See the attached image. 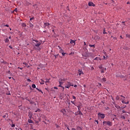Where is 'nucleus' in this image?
Segmentation results:
<instances>
[{"label": "nucleus", "mask_w": 130, "mask_h": 130, "mask_svg": "<svg viewBox=\"0 0 130 130\" xmlns=\"http://www.w3.org/2000/svg\"><path fill=\"white\" fill-rule=\"evenodd\" d=\"M33 46H34V50H36V51H39V50H40V48H39V47L40 45H41V43L36 40L32 39Z\"/></svg>", "instance_id": "1"}, {"label": "nucleus", "mask_w": 130, "mask_h": 130, "mask_svg": "<svg viewBox=\"0 0 130 130\" xmlns=\"http://www.w3.org/2000/svg\"><path fill=\"white\" fill-rule=\"evenodd\" d=\"M71 86L74 87V83H71L70 82H68L66 83L65 88H67L68 89H69V88Z\"/></svg>", "instance_id": "2"}, {"label": "nucleus", "mask_w": 130, "mask_h": 130, "mask_svg": "<svg viewBox=\"0 0 130 130\" xmlns=\"http://www.w3.org/2000/svg\"><path fill=\"white\" fill-rule=\"evenodd\" d=\"M105 123H106L107 125H109V126H112V122L110 121H104L103 124H105Z\"/></svg>", "instance_id": "3"}, {"label": "nucleus", "mask_w": 130, "mask_h": 130, "mask_svg": "<svg viewBox=\"0 0 130 130\" xmlns=\"http://www.w3.org/2000/svg\"><path fill=\"white\" fill-rule=\"evenodd\" d=\"M49 25H50V24L48 22H46V23H44V28H46V27L47 28V29H49Z\"/></svg>", "instance_id": "4"}, {"label": "nucleus", "mask_w": 130, "mask_h": 130, "mask_svg": "<svg viewBox=\"0 0 130 130\" xmlns=\"http://www.w3.org/2000/svg\"><path fill=\"white\" fill-rule=\"evenodd\" d=\"M98 116L101 117L102 119H103L105 117V115L104 114H101V113H98Z\"/></svg>", "instance_id": "5"}, {"label": "nucleus", "mask_w": 130, "mask_h": 130, "mask_svg": "<svg viewBox=\"0 0 130 130\" xmlns=\"http://www.w3.org/2000/svg\"><path fill=\"white\" fill-rule=\"evenodd\" d=\"M121 102L123 103V104H128V103H129V102L128 101L127 102H125V99H122Z\"/></svg>", "instance_id": "6"}, {"label": "nucleus", "mask_w": 130, "mask_h": 130, "mask_svg": "<svg viewBox=\"0 0 130 130\" xmlns=\"http://www.w3.org/2000/svg\"><path fill=\"white\" fill-rule=\"evenodd\" d=\"M88 6L89 7H95V4L92 2L88 3Z\"/></svg>", "instance_id": "7"}, {"label": "nucleus", "mask_w": 130, "mask_h": 130, "mask_svg": "<svg viewBox=\"0 0 130 130\" xmlns=\"http://www.w3.org/2000/svg\"><path fill=\"white\" fill-rule=\"evenodd\" d=\"M82 55L84 57H88V56H90V55H89V54H88V53H83L82 54Z\"/></svg>", "instance_id": "8"}, {"label": "nucleus", "mask_w": 130, "mask_h": 130, "mask_svg": "<svg viewBox=\"0 0 130 130\" xmlns=\"http://www.w3.org/2000/svg\"><path fill=\"white\" fill-rule=\"evenodd\" d=\"M78 74L79 76H81V75H84V72L82 71L81 70H78Z\"/></svg>", "instance_id": "9"}, {"label": "nucleus", "mask_w": 130, "mask_h": 130, "mask_svg": "<svg viewBox=\"0 0 130 130\" xmlns=\"http://www.w3.org/2000/svg\"><path fill=\"white\" fill-rule=\"evenodd\" d=\"M60 112H61L63 114H66V113H67V111H66L64 109H63L61 110Z\"/></svg>", "instance_id": "10"}, {"label": "nucleus", "mask_w": 130, "mask_h": 130, "mask_svg": "<svg viewBox=\"0 0 130 130\" xmlns=\"http://www.w3.org/2000/svg\"><path fill=\"white\" fill-rule=\"evenodd\" d=\"M70 43L71 44H73V45H75L76 44V41H74V40H71Z\"/></svg>", "instance_id": "11"}, {"label": "nucleus", "mask_w": 130, "mask_h": 130, "mask_svg": "<svg viewBox=\"0 0 130 130\" xmlns=\"http://www.w3.org/2000/svg\"><path fill=\"white\" fill-rule=\"evenodd\" d=\"M116 100H121V98H120V96L119 95H117L116 98Z\"/></svg>", "instance_id": "12"}, {"label": "nucleus", "mask_w": 130, "mask_h": 130, "mask_svg": "<svg viewBox=\"0 0 130 130\" xmlns=\"http://www.w3.org/2000/svg\"><path fill=\"white\" fill-rule=\"evenodd\" d=\"M40 83L41 84V85H43L44 84V80L40 79Z\"/></svg>", "instance_id": "13"}, {"label": "nucleus", "mask_w": 130, "mask_h": 130, "mask_svg": "<svg viewBox=\"0 0 130 130\" xmlns=\"http://www.w3.org/2000/svg\"><path fill=\"white\" fill-rule=\"evenodd\" d=\"M104 71H106V68H102L101 72L102 73H104Z\"/></svg>", "instance_id": "14"}, {"label": "nucleus", "mask_w": 130, "mask_h": 130, "mask_svg": "<svg viewBox=\"0 0 130 130\" xmlns=\"http://www.w3.org/2000/svg\"><path fill=\"white\" fill-rule=\"evenodd\" d=\"M6 43H9L10 42V40H9V39L6 38L5 40Z\"/></svg>", "instance_id": "15"}, {"label": "nucleus", "mask_w": 130, "mask_h": 130, "mask_svg": "<svg viewBox=\"0 0 130 130\" xmlns=\"http://www.w3.org/2000/svg\"><path fill=\"white\" fill-rule=\"evenodd\" d=\"M96 86L99 87V88H101V86H102V85L101 84V83H98Z\"/></svg>", "instance_id": "16"}, {"label": "nucleus", "mask_w": 130, "mask_h": 130, "mask_svg": "<svg viewBox=\"0 0 130 130\" xmlns=\"http://www.w3.org/2000/svg\"><path fill=\"white\" fill-rule=\"evenodd\" d=\"M115 107H116L117 109H119V108H120V106H119L118 105H115Z\"/></svg>", "instance_id": "17"}, {"label": "nucleus", "mask_w": 130, "mask_h": 130, "mask_svg": "<svg viewBox=\"0 0 130 130\" xmlns=\"http://www.w3.org/2000/svg\"><path fill=\"white\" fill-rule=\"evenodd\" d=\"M29 27H30V28H33V27H34V25H33V24L30 23H29Z\"/></svg>", "instance_id": "18"}, {"label": "nucleus", "mask_w": 130, "mask_h": 130, "mask_svg": "<svg viewBox=\"0 0 130 130\" xmlns=\"http://www.w3.org/2000/svg\"><path fill=\"white\" fill-rule=\"evenodd\" d=\"M28 121L29 123H33V121H32V120H31L30 119H29L28 120Z\"/></svg>", "instance_id": "19"}, {"label": "nucleus", "mask_w": 130, "mask_h": 130, "mask_svg": "<svg viewBox=\"0 0 130 130\" xmlns=\"http://www.w3.org/2000/svg\"><path fill=\"white\" fill-rule=\"evenodd\" d=\"M59 83L60 85H62V84H63V81H62L60 80H59Z\"/></svg>", "instance_id": "20"}, {"label": "nucleus", "mask_w": 130, "mask_h": 130, "mask_svg": "<svg viewBox=\"0 0 130 130\" xmlns=\"http://www.w3.org/2000/svg\"><path fill=\"white\" fill-rule=\"evenodd\" d=\"M31 87L32 88H33L34 89H35V88H36V85L35 84H32L31 85Z\"/></svg>", "instance_id": "21"}, {"label": "nucleus", "mask_w": 130, "mask_h": 130, "mask_svg": "<svg viewBox=\"0 0 130 130\" xmlns=\"http://www.w3.org/2000/svg\"><path fill=\"white\" fill-rule=\"evenodd\" d=\"M27 26V25L25 24V23H22V27H26Z\"/></svg>", "instance_id": "22"}, {"label": "nucleus", "mask_w": 130, "mask_h": 130, "mask_svg": "<svg viewBox=\"0 0 130 130\" xmlns=\"http://www.w3.org/2000/svg\"><path fill=\"white\" fill-rule=\"evenodd\" d=\"M78 114H80V115H83V113L81 112L80 110L78 111Z\"/></svg>", "instance_id": "23"}, {"label": "nucleus", "mask_w": 130, "mask_h": 130, "mask_svg": "<svg viewBox=\"0 0 130 130\" xmlns=\"http://www.w3.org/2000/svg\"><path fill=\"white\" fill-rule=\"evenodd\" d=\"M89 46H90V47H93V48H95V45H89Z\"/></svg>", "instance_id": "24"}, {"label": "nucleus", "mask_w": 130, "mask_h": 130, "mask_svg": "<svg viewBox=\"0 0 130 130\" xmlns=\"http://www.w3.org/2000/svg\"><path fill=\"white\" fill-rule=\"evenodd\" d=\"M103 33V34H107V32H106L105 30V28L104 29Z\"/></svg>", "instance_id": "25"}, {"label": "nucleus", "mask_w": 130, "mask_h": 130, "mask_svg": "<svg viewBox=\"0 0 130 130\" xmlns=\"http://www.w3.org/2000/svg\"><path fill=\"white\" fill-rule=\"evenodd\" d=\"M78 111H80V108L81 107V104L77 106Z\"/></svg>", "instance_id": "26"}, {"label": "nucleus", "mask_w": 130, "mask_h": 130, "mask_svg": "<svg viewBox=\"0 0 130 130\" xmlns=\"http://www.w3.org/2000/svg\"><path fill=\"white\" fill-rule=\"evenodd\" d=\"M75 101H76V100H74V101H71V103H72V104H74V105H75V106H77L75 104Z\"/></svg>", "instance_id": "27"}, {"label": "nucleus", "mask_w": 130, "mask_h": 130, "mask_svg": "<svg viewBox=\"0 0 130 130\" xmlns=\"http://www.w3.org/2000/svg\"><path fill=\"white\" fill-rule=\"evenodd\" d=\"M102 81H103V82H106V78H103Z\"/></svg>", "instance_id": "28"}, {"label": "nucleus", "mask_w": 130, "mask_h": 130, "mask_svg": "<svg viewBox=\"0 0 130 130\" xmlns=\"http://www.w3.org/2000/svg\"><path fill=\"white\" fill-rule=\"evenodd\" d=\"M28 116H29V118H30V119L32 118V114L29 113Z\"/></svg>", "instance_id": "29"}, {"label": "nucleus", "mask_w": 130, "mask_h": 130, "mask_svg": "<svg viewBox=\"0 0 130 130\" xmlns=\"http://www.w3.org/2000/svg\"><path fill=\"white\" fill-rule=\"evenodd\" d=\"M60 80H61L62 82H66V79H64V78L61 79H60Z\"/></svg>", "instance_id": "30"}, {"label": "nucleus", "mask_w": 130, "mask_h": 130, "mask_svg": "<svg viewBox=\"0 0 130 130\" xmlns=\"http://www.w3.org/2000/svg\"><path fill=\"white\" fill-rule=\"evenodd\" d=\"M120 97H122L121 100L122 101V99H125V97L123 96V95H120Z\"/></svg>", "instance_id": "31"}, {"label": "nucleus", "mask_w": 130, "mask_h": 130, "mask_svg": "<svg viewBox=\"0 0 130 130\" xmlns=\"http://www.w3.org/2000/svg\"><path fill=\"white\" fill-rule=\"evenodd\" d=\"M77 130H82V128H81V127H77Z\"/></svg>", "instance_id": "32"}, {"label": "nucleus", "mask_w": 130, "mask_h": 130, "mask_svg": "<svg viewBox=\"0 0 130 130\" xmlns=\"http://www.w3.org/2000/svg\"><path fill=\"white\" fill-rule=\"evenodd\" d=\"M38 91H39V92H41V93L43 94V92H42V90H41V89H38Z\"/></svg>", "instance_id": "33"}, {"label": "nucleus", "mask_w": 130, "mask_h": 130, "mask_svg": "<svg viewBox=\"0 0 130 130\" xmlns=\"http://www.w3.org/2000/svg\"><path fill=\"white\" fill-rule=\"evenodd\" d=\"M59 52L60 53H62L63 52V51L62 50V49H60Z\"/></svg>", "instance_id": "34"}, {"label": "nucleus", "mask_w": 130, "mask_h": 130, "mask_svg": "<svg viewBox=\"0 0 130 130\" xmlns=\"http://www.w3.org/2000/svg\"><path fill=\"white\" fill-rule=\"evenodd\" d=\"M121 118H123V119H125V117H124V116H121Z\"/></svg>", "instance_id": "35"}, {"label": "nucleus", "mask_w": 130, "mask_h": 130, "mask_svg": "<svg viewBox=\"0 0 130 130\" xmlns=\"http://www.w3.org/2000/svg\"><path fill=\"white\" fill-rule=\"evenodd\" d=\"M11 126H12V127H15V124H12Z\"/></svg>", "instance_id": "36"}, {"label": "nucleus", "mask_w": 130, "mask_h": 130, "mask_svg": "<svg viewBox=\"0 0 130 130\" xmlns=\"http://www.w3.org/2000/svg\"><path fill=\"white\" fill-rule=\"evenodd\" d=\"M57 55H58V54L54 55L55 58H57Z\"/></svg>", "instance_id": "37"}, {"label": "nucleus", "mask_w": 130, "mask_h": 130, "mask_svg": "<svg viewBox=\"0 0 130 130\" xmlns=\"http://www.w3.org/2000/svg\"><path fill=\"white\" fill-rule=\"evenodd\" d=\"M72 97H73V99H75V100L76 99V96H75L74 95H73Z\"/></svg>", "instance_id": "38"}, {"label": "nucleus", "mask_w": 130, "mask_h": 130, "mask_svg": "<svg viewBox=\"0 0 130 130\" xmlns=\"http://www.w3.org/2000/svg\"><path fill=\"white\" fill-rule=\"evenodd\" d=\"M4 27H9V24H6L5 25H4Z\"/></svg>", "instance_id": "39"}, {"label": "nucleus", "mask_w": 130, "mask_h": 130, "mask_svg": "<svg viewBox=\"0 0 130 130\" xmlns=\"http://www.w3.org/2000/svg\"><path fill=\"white\" fill-rule=\"evenodd\" d=\"M27 82H31V80L29 79H27Z\"/></svg>", "instance_id": "40"}, {"label": "nucleus", "mask_w": 130, "mask_h": 130, "mask_svg": "<svg viewBox=\"0 0 130 130\" xmlns=\"http://www.w3.org/2000/svg\"><path fill=\"white\" fill-rule=\"evenodd\" d=\"M61 54H62V55L63 56H64L66 53H64L63 52V53H61Z\"/></svg>", "instance_id": "41"}, {"label": "nucleus", "mask_w": 130, "mask_h": 130, "mask_svg": "<svg viewBox=\"0 0 130 130\" xmlns=\"http://www.w3.org/2000/svg\"><path fill=\"white\" fill-rule=\"evenodd\" d=\"M34 17L30 18V21H32V20H34Z\"/></svg>", "instance_id": "42"}, {"label": "nucleus", "mask_w": 130, "mask_h": 130, "mask_svg": "<svg viewBox=\"0 0 130 130\" xmlns=\"http://www.w3.org/2000/svg\"><path fill=\"white\" fill-rule=\"evenodd\" d=\"M104 59H107V57H105V56H104Z\"/></svg>", "instance_id": "43"}, {"label": "nucleus", "mask_w": 130, "mask_h": 130, "mask_svg": "<svg viewBox=\"0 0 130 130\" xmlns=\"http://www.w3.org/2000/svg\"><path fill=\"white\" fill-rule=\"evenodd\" d=\"M9 47H10L11 49H13V47H12V46H9Z\"/></svg>", "instance_id": "44"}, {"label": "nucleus", "mask_w": 130, "mask_h": 130, "mask_svg": "<svg viewBox=\"0 0 130 130\" xmlns=\"http://www.w3.org/2000/svg\"><path fill=\"white\" fill-rule=\"evenodd\" d=\"M97 59H98V57H96L94 58V60H97Z\"/></svg>", "instance_id": "45"}, {"label": "nucleus", "mask_w": 130, "mask_h": 130, "mask_svg": "<svg viewBox=\"0 0 130 130\" xmlns=\"http://www.w3.org/2000/svg\"><path fill=\"white\" fill-rule=\"evenodd\" d=\"M6 116H6V115H4V116H3V118H6Z\"/></svg>", "instance_id": "46"}, {"label": "nucleus", "mask_w": 130, "mask_h": 130, "mask_svg": "<svg viewBox=\"0 0 130 130\" xmlns=\"http://www.w3.org/2000/svg\"><path fill=\"white\" fill-rule=\"evenodd\" d=\"M67 129L68 130H71V129H70V127H69V126H67Z\"/></svg>", "instance_id": "47"}, {"label": "nucleus", "mask_w": 130, "mask_h": 130, "mask_svg": "<svg viewBox=\"0 0 130 130\" xmlns=\"http://www.w3.org/2000/svg\"><path fill=\"white\" fill-rule=\"evenodd\" d=\"M54 89H56V90H57V89H58V88H57V87H54Z\"/></svg>", "instance_id": "48"}, {"label": "nucleus", "mask_w": 130, "mask_h": 130, "mask_svg": "<svg viewBox=\"0 0 130 130\" xmlns=\"http://www.w3.org/2000/svg\"><path fill=\"white\" fill-rule=\"evenodd\" d=\"M106 110H108L109 109V107L106 108Z\"/></svg>", "instance_id": "49"}, {"label": "nucleus", "mask_w": 130, "mask_h": 130, "mask_svg": "<svg viewBox=\"0 0 130 130\" xmlns=\"http://www.w3.org/2000/svg\"><path fill=\"white\" fill-rule=\"evenodd\" d=\"M95 121L97 123V124H98L99 123L98 120H95Z\"/></svg>", "instance_id": "50"}, {"label": "nucleus", "mask_w": 130, "mask_h": 130, "mask_svg": "<svg viewBox=\"0 0 130 130\" xmlns=\"http://www.w3.org/2000/svg\"><path fill=\"white\" fill-rule=\"evenodd\" d=\"M122 113H125V111L124 110L122 111Z\"/></svg>", "instance_id": "51"}, {"label": "nucleus", "mask_w": 130, "mask_h": 130, "mask_svg": "<svg viewBox=\"0 0 130 130\" xmlns=\"http://www.w3.org/2000/svg\"><path fill=\"white\" fill-rule=\"evenodd\" d=\"M55 126H56V127H58V125L56 124V125H55Z\"/></svg>", "instance_id": "52"}, {"label": "nucleus", "mask_w": 130, "mask_h": 130, "mask_svg": "<svg viewBox=\"0 0 130 130\" xmlns=\"http://www.w3.org/2000/svg\"><path fill=\"white\" fill-rule=\"evenodd\" d=\"M9 39H12V37H11V36H10V37H9Z\"/></svg>", "instance_id": "53"}, {"label": "nucleus", "mask_w": 130, "mask_h": 130, "mask_svg": "<svg viewBox=\"0 0 130 130\" xmlns=\"http://www.w3.org/2000/svg\"><path fill=\"white\" fill-rule=\"evenodd\" d=\"M59 87H62V86H61V84H59Z\"/></svg>", "instance_id": "54"}, {"label": "nucleus", "mask_w": 130, "mask_h": 130, "mask_svg": "<svg viewBox=\"0 0 130 130\" xmlns=\"http://www.w3.org/2000/svg\"><path fill=\"white\" fill-rule=\"evenodd\" d=\"M52 32H53V33H54V29H52Z\"/></svg>", "instance_id": "55"}, {"label": "nucleus", "mask_w": 130, "mask_h": 130, "mask_svg": "<svg viewBox=\"0 0 130 130\" xmlns=\"http://www.w3.org/2000/svg\"><path fill=\"white\" fill-rule=\"evenodd\" d=\"M61 88H63V90H64V87H61Z\"/></svg>", "instance_id": "56"}, {"label": "nucleus", "mask_w": 130, "mask_h": 130, "mask_svg": "<svg viewBox=\"0 0 130 130\" xmlns=\"http://www.w3.org/2000/svg\"><path fill=\"white\" fill-rule=\"evenodd\" d=\"M129 3L128 2H127V5H129Z\"/></svg>", "instance_id": "57"}, {"label": "nucleus", "mask_w": 130, "mask_h": 130, "mask_svg": "<svg viewBox=\"0 0 130 130\" xmlns=\"http://www.w3.org/2000/svg\"><path fill=\"white\" fill-rule=\"evenodd\" d=\"M44 33H46V30L44 31Z\"/></svg>", "instance_id": "58"}, {"label": "nucleus", "mask_w": 130, "mask_h": 130, "mask_svg": "<svg viewBox=\"0 0 130 130\" xmlns=\"http://www.w3.org/2000/svg\"><path fill=\"white\" fill-rule=\"evenodd\" d=\"M84 88H86V85H84Z\"/></svg>", "instance_id": "59"}, {"label": "nucleus", "mask_w": 130, "mask_h": 130, "mask_svg": "<svg viewBox=\"0 0 130 130\" xmlns=\"http://www.w3.org/2000/svg\"><path fill=\"white\" fill-rule=\"evenodd\" d=\"M36 90H39V89L38 88H36Z\"/></svg>", "instance_id": "60"}, {"label": "nucleus", "mask_w": 130, "mask_h": 130, "mask_svg": "<svg viewBox=\"0 0 130 130\" xmlns=\"http://www.w3.org/2000/svg\"><path fill=\"white\" fill-rule=\"evenodd\" d=\"M84 45H86V42H84Z\"/></svg>", "instance_id": "61"}, {"label": "nucleus", "mask_w": 130, "mask_h": 130, "mask_svg": "<svg viewBox=\"0 0 130 130\" xmlns=\"http://www.w3.org/2000/svg\"><path fill=\"white\" fill-rule=\"evenodd\" d=\"M74 87H77V85H74Z\"/></svg>", "instance_id": "62"}, {"label": "nucleus", "mask_w": 130, "mask_h": 130, "mask_svg": "<svg viewBox=\"0 0 130 130\" xmlns=\"http://www.w3.org/2000/svg\"><path fill=\"white\" fill-rule=\"evenodd\" d=\"M8 95H11V93H9L8 94Z\"/></svg>", "instance_id": "63"}, {"label": "nucleus", "mask_w": 130, "mask_h": 130, "mask_svg": "<svg viewBox=\"0 0 130 130\" xmlns=\"http://www.w3.org/2000/svg\"><path fill=\"white\" fill-rule=\"evenodd\" d=\"M49 80H47V81H46V82H49Z\"/></svg>", "instance_id": "64"}]
</instances>
